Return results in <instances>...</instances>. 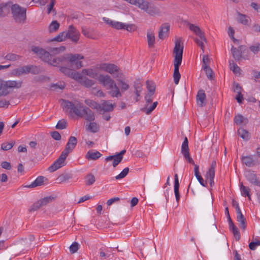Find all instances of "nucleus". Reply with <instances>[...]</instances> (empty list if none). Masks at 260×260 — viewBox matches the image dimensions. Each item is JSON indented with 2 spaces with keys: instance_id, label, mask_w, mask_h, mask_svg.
I'll list each match as a JSON object with an SVG mask.
<instances>
[{
  "instance_id": "nucleus-31",
  "label": "nucleus",
  "mask_w": 260,
  "mask_h": 260,
  "mask_svg": "<svg viewBox=\"0 0 260 260\" xmlns=\"http://www.w3.org/2000/svg\"><path fill=\"white\" fill-rule=\"evenodd\" d=\"M203 70L205 72L208 79L210 80H214L215 74L210 66H203Z\"/></svg>"
},
{
  "instance_id": "nucleus-33",
  "label": "nucleus",
  "mask_w": 260,
  "mask_h": 260,
  "mask_svg": "<svg viewBox=\"0 0 260 260\" xmlns=\"http://www.w3.org/2000/svg\"><path fill=\"white\" fill-rule=\"evenodd\" d=\"M231 51L233 57L236 60L241 61V49L239 48H236L232 46L231 48Z\"/></svg>"
},
{
  "instance_id": "nucleus-60",
  "label": "nucleus",
  "mask_w": 260,
  "mask_h": 260,
  "mask_svg": "<svg viewBox=\"0 0 260 260\" xmlns=\"http://www.w3.org/2000/svg\"><path fill=\"white\" fill-rule=\"evenodd\" d=\"M78 249H79V244L76 242L73 243L72 244L70 247V252L72 253H74L76 252Z\"/></svg>"
},
{
  "instance_id": "nucleus-20",
  "label": "nucleus",
  "mask_w": 260,
  "mask_h": 260,
  "mask_svg": "<svg viewBox=\"0 0 260 260\" xmlns=\"http://www.w3.org/2000/svg\"><path fill=\"white\" fill-rule=\"evenodd\" d=\"M149 2L145 0H132L131 4L137 6L139 8L146 12Z\"/></svg>"
},
{
  "instance_id": "nucleus-5",
  "label": "nucleus",
  "mask_w": 260,
  "mask_h": 260,
  "mask_svg": "<svg viewBox=\"0 0 260 260\" xmlns=\"http://www.w3.org/2000/svg\"><path fill=\"white\" fill-rule=\"evenodd\" d=\"M11 12L13 18L17 23H24L26 19V10L25 8L21 7L17 4L11 6Z\"/></svg>"
},
{
  "instance_id": "nucleus-39",
  "label": "nucleus",
  "mask_w": 260,
  "mask_h": 260,
  "mask_svg": "<svg viewBox=\"0 0 260 260\" xmlns=\"http://www.w3.org/2000/svg\"><path fill=\"white\" fill-rule=\"evenodd\" d=\"M55 200V197L53 196H49L46 197L41 200H39L40 204L42 206H44L48 204L49 203L52 202L53 201Z\"/></svg>"
},
{
  "instance_id": "nucleus-36",
  "label": "nucleus",
  "mask_w": 260,
  "mask_h": 260,
  "mask_svg": "<svg viewBox=\"0 0 260 260\" xmlns=\"http://www.w3.org/2000/svg\"><path fill=\"white\" fill-rule=\"evenodd\" d=\"M72 178V175L70 173H63L60 175L56 179L58 183L65 182Z\"/></svg>"
},
{
  "instance_id": "nucleus-4",
  "label": "nucleus",
  "mask_w": 260,
  "mask_h": 260,
  "mask_svg": "<svg viewBox=\"0 0 260 260\" xmlns=\"http://www.w3.org/2000/svg\"><path fill=\"white\" fill-rule=\"evenodd\" d=\"M105 70L114 78H117L122 91H125L129 88L128 84L123 81L124 75L119 72L118 66H105Z\"/></svg>"
},
{
  "instance_id": "nucleus-42",
  "label": "nucleus",
  "mask_w": 260,
  "mask_h": 260,
  "mask_svg": "<svg viewBox=\"0 0 260 260\" xmlns=\"http://www.w3.org/2000/svg\"><path fill=\"white\" fill-rule=\"evenodd\" d=\"M157 102H155L149 107H147V106H146V107L142 109V111L145 112L146 114L149 115L155 109L157 105Z\"/></svg>"
},
{
  "instance_id": "nucleus-49",
  "label": "nucleus",
  "mask_w": 260,
  "mask_h": 260,
  "mask_svg": "<svg viewBox=\"0 0 260 260\" xmlns=\"http://www.w3.org/2000/svg\"><path fill=\"white\" fill-rule=\"evenodd\" d=\"M90 132L95 133L99 131V127L95 122H90L87 128Z\"/></svg>"
},
{
  "instance_id": "nucleus-29",
  "label": "nucleus",
  "mask_w": 260,
  "mask_h": 260,
  "mask_svg": "<svg viewBox=\"0 0 260 260\" xmlns=\"http://www.w3.org/2000/svg\"><path fill=\"white\" fill-rule=\"evenodd\" d=\"M112 160H113L112 164L113 166L114 167H116L121 161L122 159L121 157H119L116 154L108 156L105 158V160L106 161H109Z\"/></svg>"
},
{
  "instance_id": "nucleus-50",
  "label": "nucleus",
  "mask_w": 260,
  "mask_h": 260,
  "mask_svg": "<svg viewBox=\"0 0 260 260\" xmlns=\"http://www.w3.org/2000/svg\"><path fill=\"white\" fill-rule=\"evenodd\" d=\"M95 181V177L92 174H89L86 176V185H91Z\"/></svg>"
},
{
  "instance_id": "nucleus-48",
  "label": "nucleus",
  "mask_w": 260,
  "mask_h": 260,
  "mask_svg": "<svg viewBox=\"0 0 260 260\" xmlns=\"http://www.w3.org/2000/svg\"><path fill=\"white\" fill-rule=\"evenodd\" d=\"M66 31H63L61 32H60L57 36H56L55 38H54L51 41H57V42H62L66 38H67V37L66 36Z\"/></svg>"
},
{
  "instance_id": "nucleus-10",
  "label": "nucleus",
  "mask_w": 260,
  "mask_h": 260,
  "mask_svg": "<svg viewBox=\"0 0 260 260\" xmlns=\"http://www.w3.org/2000/svg\"><path fill=\"white\" fill-rule=\"evenodd\" d=\"M80 34L76 28L73 25H70L68 31H66V36L70 39L73 42L77 43L79 39Z\"/></svg>"
},
{
  "instance_id": "nucleus-11",
  "label": "nucleus",
  "mask_w": 260,
  "mask_h": 260,
  "mask_svg": "<svg viewBox=\"0 0 260 260\" xmlns=\"http://www.w3.org/2000/svg\"><path fill=\"white\" fill-rule=\"evenodd\" d=\"M77 144V140L76 138L74 136H71L69 138L68 143L66 145V147L62 152L68 155L75 148Z\"/></svg>"
},
{
  "instance_id": "nucleus-55",
  "label": "nucleus",
  "mask_w": 260,
  "mask_h": 260,
  "mask_svg": "<svg viewBox=\"0 0 260 260\" xmlns=\"http://www.w3.org/2000/svg\"><path fill=\"white\" fill-rule=\"evenodd\" d=\"M83 107H82V109H79L77 107H76L75 106H74V108L72 109L71 113H73L75 114L76 115L80 116V117H83Z\"/></svg>"
},
{
  "instance_id": "nucleus-34",
  "label": "nucleus",
  "mask_w": 260,
  "mask_h": 260,
  "mask_svg": "<svg viewBox=\"0 0 260 260\" xmlns=\"http://www.w3.org/2000/svg\"><path fill=\"white\" fill-rule=\"evenodd\" d=\"M238 134L239 136H240L244 140L247 141L250 138V134L249 132L246 129L243 128H240L238 130Z\"/></svg>"
},
{
  "instance_id": "nucleus-45",
  "label": "nucleus",
  "mask_w": 260,
  "mask_h": 260,
  "mask_svg": "<svg viewBox=\"0 0 260 260\" xmlns=\"http://www.w3.org/2000/svg\"><path fill=\"white\" fill-rule=\"evenodd\" d=\"M67 126V120L64 119H62L59 120L56 125L55 128L58 129H63L66 128Z\"/></svg>"
},
{
  "instance_id": "nucleus-21",
  "label": "nucleus",
  "mask_w": 260,
  "mask_h": 260,
  "mask_svg": "<svg viewBox=\"0 0 260 260\" xmlns=\"http://www.w3.org/2000/svg\"><path fill=\"white\" fill-rule=\"evenodd\" d=\"M11 6L8 3H3L0 5V17L6 16L10 12Z\"/></svg>"
},
{
  "instance_id": "nucleus-44",
  "label": "nucleus",
  "mask_w": 260,
  "mask_h": 260,
  "mask_svg": "<svg viewBox=\"0 0 260 260\" xmlns=\"http://www.w3.org/2000/svg\"><path fill=\"white\" fill-rule=\"evenodd\" d=\"M82 73L91 78L98 79V74L95 73V72L93 71L92 69L83 70Z\"/></svg>"
},
{
  "instance_id": "nucleus-16",
  "label": "nucleus",
  "mask_w": 260,
  "mask_h": 260,
  "mask_svg": "<svg viewBox=\"0 0 260 260\" xmlns=\"http://www.w3.org/2000/svg\"><path fill=\"white\" fill-rule=\"evenodd\" d=\"M241 161L243 164H244L248 167H252L257 164L256 161L254 159L252 155L242 156Z\"/></svg>"
},
{
  "instance_id": "nucleus-7",
  "label": "nucleus",
  "mask_w": 260,
  "mask_h": 260,
  "mask_svg": "<svg viewBox=\"0 0 260 260\" xmlns=\"http://www.w3.org/2000/svg\"><path fill=\"white\" fill-rule=\"evenodd\" d=\"M181 38L176 39L173 53L175 54L174 65H181L183 51V46L181 45Z\"/></svg>"
},
{
  "instance_id": "nucleus-57",
  "label": "nucleus",
  "mask_w": 260,
  "mask_h": 260,
  "mask_svg": "<svg viewBox=\"0 0 260 260\" xmlns=\"http://www.w3.org/2000/svg\"><path fill=\"white\" fill-rule=\"evenodd\" d=\"M55 4V0H51V2L49 5L48 6L47 12L48 14L50 13L51 11H52L54 15H56V12L55 9H53V7Z\"/></svg>"
},
{
  "instance_id": "nucleus-8",
  "label": "nucleus",
  "mask_w": 260,
  "mask_h": 260,
  "mask_svg": "<svg viewBox=\"0 0 260 260\" xmlns=\"http://www.w3.org/2000/svg\"><path fill=\"white\" fill-rule=\"evenodd\" d=\"M68 155L63 153L60 154L59 157L48 168L50 172H53L66 165V159Z\"/></svg>"
},
{
  "instance_id": "nucleus-2",
  "label": "nucleus",
  "mask_w": 260,
  "mask_h": 260,
  "mask_svg": "<svg viewBox=\"0 0 260 260\" xmlns=\"http://www.w3.org/2000/svg\"><path fill=\"white\" fill-rule=\"evenodd\" d=\"M22 82L20 81H4L0 79V97L9 94L12 88H19L22 86Z\"/></svg>"
},
{
  "instance_id": "nucleus-12",
  "label": "nucleus",
  "mask_w": 260,
  "mask_h": 260,
  "mask_svg": "<svg viewBox=\"0 0 260 260\" xmlns=\"http://www.w3.org/2000/svg\"><path fill=\"white\" fill-rule=\"evenodd\" d=\"M216 166V163L215 161H213L209 169L207 172L206 177V179H209L210 182V185L212 186L214 184V178L215 177V170Z\"/></svg>"
},
{
  "instance_id": "nucleus-13",
  "label": "nucleus",
  "mask_w": 260,
  "mask_h": 260,
  "mask_svg": "<svg viewBox=\"0 0 260 260\" xmlns=\"http://www.w3.org/2000/svg\"><path fill=\"white\" fill-rule=\"evenodd\" d=\"M99 82L107 89L114 85L115 82L109 76L100 75L98 77Z\"/></svg>"
},
{
  "instance_id": "nucleus-41",
  "label": "nucleus",
  "mask_w": 260,
  "mask_h": 260,
  "mask_svg": "<svg viewBox=\"0 0 260 260\" xmlns=\"http://www.w3.org/2000/svg\"><path fill=\"white\" fill-rule=\"evenodd\" d=\"M189 152V148H188V141L187 138L186 137H185L184 139V141L181 145V153L182 154L185 153H187Z\"/></svg>"
},
{
  "instance_id": "nucleus-62",
  "label": "nucleus",
  "mask_w": 260,
  "mask_h": 260,
  "mask_svg": "<svg viewBox=\"0 0 260 260\" xmlns=\"http://www.w3.org/2000/svg\"><path fill=\"white\" fill-rule=\"evenodd\" d=\"M239 22L244 25L247 24L248 21L247 19L246 16L241 14L239 16Z\"/></svg>"
},
{
  "instance_id": "nucleus-52",
  "label": "nucleus",
  "mask_w": 260,
  "mask_h": 260,
  "mask_svg": "<svg viewBox=\"0 0 260 260\" xmlns=\"http://www.w3.org/2000/svg\"><path fill=\"white\" fill-rule=\"evenodd\" d=\"M241 194L242 196L246 197L249 195L250 189L247 186H244L242 183L241 184L240 186Z\"/></svg>"
},
{
  "instance_id": "nucleus-14",
  "label": "nucleus",
  "mask_w": 260,
  "mask_h": 260,
  "mask_svg": "<svg viewBox=\"0 0 260 260\" xmlns=\"http://www.w3.org/2000/svg\"><path fill=\"white\" fill-rule=\"evenodd\" d=\"M115 106V104H112L109 101H103V102L100 104V109H98L101 111L110 112L112 111Z\"/></svg>"
},
{
  "instance_id": "nucleus-15",
  "label": "nucleus",
  "mask_w": 260,
  "mask_h": 260,
  "mask_svg": "<svg viewBox=\"0 0 260 260\" xmlns=\"http://www.w3.org/2000/svg\"><path fill=\"white\" fill-rule=\"evenodd\" d=\"M189 28L190 30L193 31L200 39L206 42L207 40L205 37L204 32L201 30L199 26L189 23Z\"/></svg>"
},
{
  "instance_id": "nucleus-22",
  "label": "nucleus",
  "mask_w": 260,
  "mask_h": 260,
  "mask_svg": "<svg viewBox=\"0 0 260 260\" xmlns=\"http://www.w3.org/2000/svg\"><path fill=\"white\" fill-rule=\"evenodd\" d=\"M102 155V154L98 151L91 150L87 152L85 157L88 160H96Z\"/></svg>"
},
{
  "instance_id": "nucleus-35",
  "label": "nucleus",
  "mask_w": 260,
  "mask_h": 260,
  "mask_svg": "<svg viewBox=\"0 0 260 260\" xmlns=\"http://www.w3.org/2000/svg\"><path fill=\"white\" fill-rule=\"evenodd\" d=\"M180 66H174V70L173 72V79L175 84H178L181 77V75L179 72Z\"/></svg>"
},
{
  "instance_id": "nucleus-1",
  "label": "nucleus",
  "mask_w": 260,
  "mask_h": 260,
  "mask_svg": "<svg viewBox=\"0 0 260 260\" xmlns=\"http://www.w3.org/2000/svg\"><path fill=\"white\" fill-rule=\"evenodd\" d=\"M31 50L43 61L50 65H53L54 63L57 64V62H54V59L58 58L59 56L52 55L45 49L38 46H32Z\"/></svg>"
},
{
  "instance_id": "nucleus-23",
  "label": "nucleus",
  "mask_w": 260,
  "mask_h": 260,
  "mask_svg": "<svg viewBox=\"0 0 260 260\" xmlns=\"http://www.w3.org/2000/svg\"><path fill=\"white\" fill-rule=\"evenodd\" d=\"M83 116L86 120L89 121H93L95 119L93 112L87 107H83Z\"/></svg>"
},
{
  "instance_id": "nucleus-40",
  "label": "nucleus",
  "mask_w": 260,
  "mask_h": 260,
  "mask_svg": "<svg viewBox=\"0 0 260 260\" xmlns=\"http://www.w3.org/2000/svg\"><path fill=\"white\" fill-rule=\"evenodd\" d=\"M60 24L56 20L52 21L49 26V31L50 32L56 31L59 27Z\"/></svg>"
},
{
  "instance_id": "nucleus-27",
  "label": "nucleus",
  "mask_w": 260,
  "mask_h": 260,
  "mask_svg": "<svg viewBox=\"0 0 260 260\" xmlns=\"http://www.w3.org/2000/svg\"><path fill=\"white\" fill-rule=\"evenodd\" d=\"M234 122L238 125H246L248 122V119L240 114L236 115L234 117Z\"/></svg>"
},
{
  "instance_id": "nucleus-3",
  "label": "nucleus",
  "mask_w": 260,
  "mask_h": 260,
  "mask_svg": "<svg viewBox=\"0 0 260 260\" xmlns=\"http://www.w3.org/2000/svg\"><path fill=\"white\" fill-rule=\"evenodd\" d=\"M84 58V56L80 54L68 53L62 56H59L58 58H55L54 62L59 64L64 61H69L71 63L75 64V65H82L81 60Z\"/></svg>"
},
{
  "instance_id": "nucleus-61",
  "label": "nucleus",
  "mask_w": 260,
  "mask_h": 260,
  "mask_svg": "<svg viewBox=\"0 0 260 260\" xmlns=\"http://www.w3.org/2000/svg\"><path fill=\"white\" fill-rule=\"evenodd\" d=\"M125 26V24L123 23L114 21L112 27L117 29H123Z\"/></svg>"
},
{
  "instance_id": "nucleus-59",
  "label": "nucleus",
  "mask_w": 260,
  "mask_h": 260,
  "mask_svg": "<svg viewBox=\"0 0 260 260\" xmlns=\"http://www.w3.org/2000/svg\"><path fill=\"white\" fill-rule=\"evenodd\" d=\"M249 49L254 54L257 53L260 51V43H257L254 45L251 46Z\"/></svg>"
},
{
  "instance_id": "nucleus-25",
  "label": "nucleus",
  "mask_w": 260,
  "mask_h": 260,
  "mask_svg": "<svg viewBox=\"0 0 260 260\" xmlns=\"http://www.w3.org/2000/svg\"><path fill=\"white\" fill-rule=\"evenodd\" d=\"M147 39L149 48H153L155 43V37L154 32L151 30L147 32Z\"/></svg>"
},
{
  "instance_id": "nucleus-63",
  "label": "nucleus",
  "mask_w": 260,
  "mask_h": 260,
  "mask_svg": "<svg viewBox=\"0 0 260 260\" xmlns=\"http://www.w3.org/2000/svg\"><path fill=\"white\" fill-rule=\"evenodd\" d=\"M260 245V241L251 242L249 244V248L252 250H254L257 246Z\"/></svg>"
},
{
  "instance_id": "nucleus-17",
  "label": "nucleus",
  "mask_w": 260,
  "mask_h": 260,
  "mask_svg": "<svg viewBox=\"0 0 260 260\" xmlns=\"http://www.w3.org/2000/svg\"><path fill=\"white\" fill-rule=\"evenodd\" d=\"M76 81H78L82 85L89 88L93 86L95 82L94 80H90L82 76V74L80 73V77L78 79H76Z\"/></svg>"
},
{
  "instance_id": "nucleus-6",
  "label": "nucleus",
  "mask_w": 260,
  "mask_h": 260,
  "mask_svg": "<svg viewBox=\"0 0 260 260\" xmlns=\"http://www.w3.org/2000/svg\"><path fill=\"white\" fill-rule=\"evenodd\" d=\"M41 72V70L39 66H21L18 68L14 69L12 71L11 74L13 76H19L28 73L38 74Z\"/></svg>"
},
{
  "instance_id": "nucleus-47",
  "label": "nucleus",
  "mask_w": 260,
  "mask_h": 260,
  "mask_svg": "<svg viewBox=\"0 0 260 260\" xmlns=\"http://www.w3.org/2000/svg\"><path fill=\"white\" fill-rule=\"evenodd\" d=\"M15 144V142L12 141L9 143H3L1 145V149L4 151H7L11 149Z\"/></svg>"
},
{
  "instance_id": "nucleus-56",
  "label": "nucleus",
  "mask_w": 260,
  "mask_h": 260,
  "mask_svg": "<svg viewBox=\"0 0 260 260\" xmlns=\"http://www.w3.org/2000/svg\"><path fill=\"white\" fill-rule=\"evenodd\" d=\"M19 58L20 56L19 55L13 53H9L5 57V59L10 61L17 60Z\"/></svg>"
},
{
  "instance_id": "nucleus-54",
  "label": "nucleus",
  "mask_w": 260,
  "mask_h": 260,
  "mask_svg": "<svg viewBox=\"0 0 260 260\" xmlns=\"http://www.w3.org/2000/svg\"><path fill=\"white\" fill-rule=\"evenodd\" d=\"M128 171H129L128 168L127 167V168H124L119 175H117L115 177V179L117 180H119V179H121L124 178L128 174Z\"/></svg>"
},
{
  "instance_id": "nucleus-43",
  "label": "nucleus",
  "mask_w": 260,
  "mask_h": 260,
  "mask_svg": "<svg viewBox=\"0 0 260 260\" xmlns=\"http://www.w3.org/2000/svg\"><path fill=\"white\" fill-rule=\"evenodd\" d=\"M237 221L240 223V228L244 230L246 227V222L243 215L237 216Z\"/></svg>"
},
{
  "instance_id": "nucleus-46",
  "label": "nucleus",
  "mask_w": 260,
  "mask_h": 260,
  "mask_svg": "<svg viewBox=\"0 0 260 260\" xmlns=\"http://www.w3.org/2000/svg\"><path fill=\"white\" fill-rule=\"evenodd\" d=\"M85 104L92 109H100V104L93 100L87 99L85 101Z\"/></svg>"
},
{
  "instance_id": "nucleus-53",
  "label": "nucleus",
  "mask_w": 260,
  "mask_h": 260,
  "mask_svg": "<svg viewBox=\"0 0 260 260\" xmlns=\"http://www.w3.org/2000/svg\"><path fill=\"white\" fill-rule=\"evenodd\" d=\"M42 207V206L41 204H40V201L39 200L37 202H36V203H35L34 204H33L30 206V207L28 209V211L30 212H34L35 211H37V210H38L39 209H40Z\"/></svg>"
},
{
  "instance_id": "nucleus-32",
  "label": "nucleus",
  "mask_w": 260,
  "mask_h": 260,
  "mask_svg": "<svg viewBox=\"0 0 260 260\" xmlns=\"http://www.w3.org/2000/svg\"><path fill=\"white\" fill-rule=\"evenodd\" d=\"M241 49V60L242 59H249V51L247 46L245 45H241L239 46Z\"/></svg>"
},
{
  "instance_id": "nucleus-38",
  "label": "nucleus",
  "mask_w": 260,
  "mask_h": 260,
  "mask_svg": "<svg viewBox=\"0 0 260 260\" xmlns=\"http://www.w3.org/2000/svg\"><path fill=\"white\" fill-rule=\"evenodd\" d=\"M230 230L233 232L236 239L239 240L240 238V234L237 227L233 223L229 225Z\"/></svg>"
},
{
  "instance_id": "nucleus-9",
  "label": "nucleus",
  "mask_w": 260,
  "mask_h": 260,
  "mask_svg": "<svg viewBox=\"0 0 260 260\" xmlns=\"http://www.w3.org/2000/svg\"><path fill=\"white\" fill-rule=\"evenodd\" d=\"M73 66H60L59 70L64 75L75 80L80 77V73L71 68Z\"/></svg>"
},
{
  "instance_id": "nucleus-18",
  "label": "nucleus",
  "mask_w": 260,
  "mask_h": 260,
  "mask_svg": "<svg viewBox=\"0 0 260 260\" xmlns=\"http://www.w3.org/2000/svg\"><path fill=\"white\" fill-rule=\"evenodd\" d=\"M247 180L252 184L260 186V181L257 179L256 175L253 172H248L245 175Z\"/></svg>"
},
{
  "instance_id": "nucleus-51",
  "label": "nucleus",
  "mask_w": 260,
  "mask_h": 260,
  "mask_svg": "<svg viewBox=\"0 0 260 260\" xmlns=\"http://www.w3.org/2000/svg\"><path fill=\"white\" fill-rule=\"evenodd\" d=\"M63 108L64 109H66L67 110H70V112L72 111L73 108H74V104L71 102H70L69 101L67 100H63Z\"/></svg>"
},
{
  "instance_id": "nucleus-37",
  "label": "nucleus",
  "mask_w": 260,
  "mask_h": 260,
  "mask_svg": "<svg viewBox=\"0 0 260 260\" xmlns=\"http://www.w3.org/2000/svg\"><path fill=\"white\" fill-rule=\"evenodd\" d=\"M146 84L148 93H150L151 94H154L155 90V85L154 83L152 81L147 80L146 82Z\"/></svg>"
},
{
  "instance_id": "nucleus-26",
  "label": "nucleus",
  "mask_w": 260,
  "mask_h": 260,
  "mask_svg": "<svg viewBox=\"0 0 260 260\" xmlns=\"http://www.w3.org/2000/svg\"><path fill=\"white\" fill-rule=\"evenodd\" d=\"M206 99V94L205 91L203 89H200L198 92L197 95V100L198 104L202 107L205 105V101Z\"/></svg>"
},
{
  "instance_id": "nucleus-28",
  "label": "nucleus",
  "mask_w": 260,
  "mask_h": 260,
  "mask_svg": "<svg viewBox=\"0 0 260 260\" xmlns=\"http://www.w3.org/2000/svg\"><path fill=\"white\" fill-rule=\"evenodd\" d=\"M107 89L109 90V93L112 97H119L121 96L120 90L116 83L114 84V85H112V86L110 87L109 88Z\"/></svg>"
},
{
  "instance_id": "nucleus-30",
  "label": "nucleus",
  "mask_w": 260,
  "mask_h": 260,
  "mask_svg": "<svg viewBox=\"0 0 260 260\" xmlns=\"http://www.w3.org/2000/svg\"><path fill=\"white\" fill-rule=\"evenodd\" d=\"M45 177L42 176L38 177L36 180L32 182L30 184L26 186L28 188H34L38 186H41L43 184L44 181Z\"/></svg>"
},
{
  "instance_id": "nucleus-64",
  "label": "nucleus",
  "mask_w": 260,
  "mask_h": 260,
  "mask_svg": "<svg viewBox=\"0 0 260 260\" xmlns=\"http://www.w3.org/2000/svg\"><path fill=\"white\" fill-rule=\"evenodd\" d=\"M52 138L55 140H60L61 139V135L57 131H54L51 133Z\"/></svg>"
},
{
  "instance_id": "nucleus-24",
  "label": "nucleus",
  "mask_w": 260,
  "mask_h": 260,
  "mask_svg": "<svg viewBox=\"0 0 260 260\" xmlns=\"http://www.w3.org/2000/svg\"><path fill=\"white\" fill-rule=\"evenodd\" d=\"M147 8L145 12L150 15L153 16L160 13L159 8L152 3H149Z\"/></svg>"
},
{
  "instance_id": "nucleus-58",
  "label": "nucleus",
  "mask_w": 260,
  "mask_h": 260,
  "mask_svg": "<svg viewBox=\"0 0 260 260\" xmlns=\"http://www.w3.org/2000/svg\"><path fill=\"white\" fill-rule=\"evenodd\" d=\"M230 69L237 76H240L242 74V71L239 66H231Z\"/></svg>"
},
{
  "instance_id": "nucleus-19",
  "label": "nucleus",
  "mask_w": 260,
  "mask_h": 260,
  "mask_svg": "<svg viewBox=\"0 0 260 260\" xmlns=\"http://www.w3.org/2000/svg\"><path fill=\"white\" fill-rule=\"evenodd\" d=\"M170 29V25L168 23L162 24L159 28L158 37L160 39H164L168 36Z\"/></svg>"
}]
</instances>
